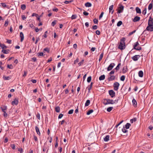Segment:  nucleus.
Segmentation results:
<instances>
[{
  "instance_id": "obj_11",
  "label": "nucleus",
  "mask_w": 153,
  "mask_h": 153,
  "mask_svg": "<svg viewBox=\"0 0 153 153\" xmlns=\"http://www.w3.org/2000/svg\"><path fill=\"white\" fill-rule=\"evenodd\" d=\"M115 76L114 75H110V77L108 78V80L109 81H112L115 79Z\"/></svg>"
},
{
  "instance_id": "obj_62",
  "label": "nucleus",
  "mask_w": 153,
  "mask_h": 153,
  "mask_svg": "<svg viewBox=\"0 0 153 153\" xmlns=\"http://www.w3.org/2000/svg\"><path fill=\"white\" fill-rule=\"evenodd\" d=\"M83 14L85 16H87L88 15V13L85 11L83 12Z\"/></svg>"
},
{
  "instance_id": "obj_21",
  "label": "nucleus",
  "mask_w": 153,
  "mask_h": 153,
  "mask_svg": "<svg viewBox=\"0 0 153 153\" xmlns=\"http://www.w3.org/2000/svg\"><path fill=\"white\" fill-rule=\"evenodd\" d=\"M136 12L138 13H141V11L140 9L138 7H136L135 9Z\"/></svg>"
},
{
  "instance_id": "obj_51",
  "label": "nucleus",
  "mask_w": 153,
  "mask_h": 153,
  "mask_svg": "<svg viewBox=\"0 0 153 153\" xmlns=\"http://www.w3.org/2000/svg\"><path fill=\"white\" fill-rule=\"evenodd\" d=\"M72 1H65L64 2V3L67 4L71 3Z\"/></svg>"
},
{
  "instance_id": "obj_61",
  "label": "nucleus",
  "mask_w": 153,
  "mask_h": 153,
  "mask_svg": "<svg viewBox=\"0 0 153 153\" xmlns=\"http://www.w3.org/2000/svg\"><path fill=\"white\" fill-rule=\"evenodd\" d=\"M63 116V114H60L58 118L61 119Z\"/></svg>"
},
{
  "instance_id": "obj_64",
  "label": "nucleus",
  "mask_w": 153,
  "mask_h": 153,
  "mask_svg": "<svg viewBox=\"0 0 153 153\" xmlns=\"http://www.w3.org/2000/svg\"><path fill=\"white\" fill-rule=\"evenodd\" d=\"M38 55L39 56H42L43 55V53L42 52H41L38 53Z\"/></svg>"
},
{
  "instance_id": "obj_36",
  "label": "nucleus",
  "mask_w": 153,
  "mask_h": 153,
  "mask_svg": "<svg viewBox=\"0 0 153 153\" xmlns=\"http://www.w3.org/2000/svg\"><path fill=\"white\" fill-rule=\"evenodd\" d=\"M114 7V5H111L109 7V13H110L112 10H113Z\"/></svg>"
},
{
  "instance_id": "obj_25",
  "label": "nucleus",
  "mask_w": 153,
  "mask_h": 153,
  "mask_svg": "<svg viewBox=\"0 0 153 153\" xmlns=\"http://www.w3.org/2000/svg\"><path fill=\"white\" fill-rule=\"evenodd\" d=\"M55 111L57 112H59L60 111V108L59 107H56L55 108Z\"/></svg>"
},
{
  "instance_id": "obj_42",
  "label": "nucleus",
  "mask_w": 153,
  "mask_h": 153,
  "mask_svg": "<svg viewBox=\"0 0 153 153\" xmlns=\"http://www.w3.org/2000/svg\"><path fill=\"white\" fill-rule=\"evenodd\" d=\"M2 6L3 7H7L8 8V6L6 4L4 3H1Z\"/></svg>"
},
{
  "instance_id": "obj_49",
  "label": "nucleus",
  "mask_w": 153,
  "mask_h": 153,
  "mask_svg": "<svg viewBox=\"0 0 153 153\" xmlns=\"http://www.w3.org/2000/svg\"><path fill=\"white\" fill-rule=\"evenodd\" d=\"M7 67L10 69H12L13 68V66L12 65H7Z\"/></svg>"
},
{
  "instance_id": "obj_9",
  "label": "nucleus",
  "mask_w": 153,
  "mask_h": 153,
  "mask_svg": "<svg viewBox=\"0 0 153 153\" xmlns=\"http://www.w3.org/2000/svg\"><path fill=\"white\" fill-rule=\"evenodd\" d=\"M148 26H153V23L152 21L151 17H150L149 19L148 22Z\"/></svg>"
},
{
  "instance_id": "obj_20",
  "label": "nucleus",
  "mask_w": 153,
  "mask_h": 153,
  "mask_svg": "<svg viewBox=\"0 0 153 153\" xmlns=\"http://www.w3.org/2000/svg\"><path fill=\"white\" fill-rule=\"evenodd\" d=\"M9 50H4L2 49L1 51V52L3 53H5V54H7L9 53Z\"/></svg>"
},
{
  "instance_id": "obj_54",
  "label": "nucleus",
  "mask_w": 153,
  "mask_h": 153,
  "mask_svg": "<svg viewBox=\"0 0 153 153\" xmlns=\"http://www.w3.org/2000/svg\"><path fill=\"white\" fill-rule=\"evenodd\" d=\"M10 146L13 149H15V146L14 144H11Z\"/></svg>"
},
{
  "instance_id": "obj_57",
  "label": "nucleus",
  "mask_w": 153,
  "mask_h": 153,
  "mask_svg": "<svg viewBox=\"0 0 153 153\" xmlns=\"http://www.w3.org/2000/svg\"><path fill=\"white\" fill-rule=\"evenodd\" d=\"M103 14H104V13L103 12H102L101 13L99 17V19H100L102 17L103 15Z\"/></svg>"
},
{
  "instance_id": "obj_31",
  "label": "nucleus",
  "mask_w": 153,
  "mask_h": 153,
  "mask_svg": "<svg viewBox=\"0 0 153 153\" xmlns=\"http://www.w3.org/2000/svg\"><path fill=\"white\" fill-rule=\"evenodd\" d=\"M21 8L22 9V10H25L26 9L25 5L24 4H22L21 5Z\"/></svg>"
},
{
  "instance_id": "obj_16",
  "label": "nucleus",
  "mask_w": 153,
  "mask_h": 153,
  "mask_svg": "<svg viewBox=\"0 0 153 153\" xmlns=\"http://www.w3.org/2000/svg\"><path fill=\"white\" fill-rule=\"evenodd\" d=\"M133 105L134 107H136L137 105V102L135 99H133L132 101Z\"/></svg>"
},
{
  "instance_id": "obj_50",
  "label": "nucleus",
  "mask_w": 153,
  "mask_h": 153,
  "mask_svg": "<svg viewBox=\"0 0 153 153\" xmlns=\"http://www.w3.org/2000/svg\"><path fill=\"white\" fill-rule=\"evenodd\" d=\"M74 111V110L73 109H71L68 112V114H72Z\"/></svg>"
},
{
  "instance_id": "obj_24",
  "label": "nucleus",
  "mask_w": 153,
  "mask_h": 153,
  "mask_svg": "<svg viewBox=\"0 0 153 153\" xmlns=\"http://www.w3.org/2000/svg\"><path fill=\"white\" fill-rule=\"evenodd\" d=\"M90 101L89 100H87L86 101V102H85V106H88L90 104Z\"/></svg>"
},
{
  "instance_id": "obj_7",
  "label": "nucleus",
  "mask_w": 153,
  "mask_h": 153,
  "mask_svg": "<svg viewBox=\"0 0 153 153\" xmlns=\"http://www.w3.org/2000/svg\"><path fill=\"white\" fill-rule=\"evenodd\" d=\"M146 30L149 31H153V26H148L146 27L145 30L144 32Z\"/></svg>"
},
{
  "instance_id": "obj_44",
  "label": "nucleus",
  "mask_w": 153,
  "mask_h": 153,
  "mask_svg": "<svg viewBox=\"0 0 153 153\" xmlns=\"http://www.w3.org/2000/svg\"><path fill=\"white\" fill-rule=\"evenodd\" d=\"M146 13V8H145L143 10L142 12V13L144 15H145Z\"/></svg>"
},
{
  "instance_id": "obj_13",
  "label": "nucleus",
  "mask_w": 153,
  "mask_h": 153,
  "mask_svg": "<svg viewBox=\"0 0 153 153\" xmlns=\"http://www.w3.org/2000/svg\"><path fill=\"white\" fill-rule=\"evenodd\" d=\"M140 18L138 16H135L133 19V21L134 22H136L140 20Z\"/></svg>"
},
{
  "instance_id": "obj_32",
  "label": "nucleus",
  "mask_w": 153,
  "mask_h": 153,
  "mask_svg": "<svg viewBox=\"0 0 153 153\" xmlns=\"http://www.w3.org/2000/svg\"><path fill=\"white\" fill-rule=\"evenodd\" d=\"M2 111L3 112L6 111V110L7 109V107L6 106H4L3 108L1 107Z\"/></svg>"
},
{
  "instance_id": "obj_23",
  "label": "nucleus",
  "mask_w": 153,
  "mask_h": 153,
  "mask_svg": "<svg viewBox=\"0 0 153 153\" xmlns=\"http://www.w3.org/2000/svg\"><path fill=\"white\" fill-rule=\"evenodd\" d=\"M130 126L131 124L129 123H127L125 127L126 129H128Z\"/></svg>"
},
{
  "instance_id": "obj_45",
  "label": "nucleus",
  "mask_w": 153,
  "mask_h": 153,
  "mask_svg": "<svg viewBox=\"0 0 153 153\" xmlns=\"http://www.w3.org/2000/svg\"><path fill=\"white\" fill-rule=\"evenodd\" d=\"M121 65V63H120L118 64L117 66L115 68V69L116 70H118L119 69L120 66Z\"/></svg>"
},
{
  "instance_id": "obj_26",
  "label": "nucleus",
  "mask_w": 153,
  "mask_h": 153,
  "mask_svg": "<svg viewBox=\"0 0 153 153\" xmlns=\"http://www.w3.org/2000/svg\"><path fill=\"white\" fill-rule=\"evenodd\" d=\"M103 56V53H102L100 55L99 61V62L102 59Z\"/></svg>"
},
{
  "instance_id": "obj_17",
  "label": "nucleus",
  "mask_w": 153,
  "mask_h": 153,
  "mask_svg": "<svg viewBox=\"0 0 153 153\" xmlns=\"http://www.w3.org/2000/svg\"><path fill=\"white\" fill-rule=\"evenodd\" d=\"M109 140V136L107 135L106 137L104 138V140L105 141L107 142Z\"/></svg>"
},
{
  "instance_id": "obj_38",
  "label": "nucleus",
  "mask_w": 153,
  "mask_h": 153,
  "mask_svg": "<svg viewBox=\"0 0 153 153\" xmlns=\"http://www.w3.org/2000/svg\"><path fill=\"white\" fill-rule=\"evenodd\" d=\"M76 15H72V16L71 17V18L72 19H76Z\"/></svg>"
},
{
  "instance_id": "obj_55",
  "label": "nucleus",
  "mask_w": 153,
  "mask_h": 153,
  "mask_svg": "<svg viewBox=\"0 0 153 153\" xmlns=\"http://www.w3.org/2000/svg\"><path fill=\"white\" fill-rule=\"evenodd\" d=\"M92 28L94 30H96L97 28V26L96 25H94L92 27Z\"/></svg>"
},
{
  "instance_id": "obj_27",
  "label": "nucleus",
  "mask_w": 153,
  "mask_h": 153,
  "mask_svg": "<svg viewBox=\"0 0 153 153\" xmlns=\"http://www.w3.org/2000/svg\"><path fill=\"white\" fill-rule=\"evenodd\" d=\"M126 40V39L125 38L123 37L120 40V43L123 44H125V41Z\"/></svg>"
},
{
  "instance_id": "obj_1",
  "label": "nucleus",
  "mask_w": 153,
  "mask_h": 153,
  "mask_svg": "<svg viewBox=\"0 0 153 153\" xmlns=\"http://www.w3.org/2000/svg\"><path fill=\"white\" fill-rule=\"evenodd\" d=\"M118 100H115L113 101L112 100H110L108 99H105L103 101V104L105 105H107L109 104H113L118 102Z\"/></svg>"
},
{
  "instance_id": "obj_60",
  "label": "nucleus",
  "mask_w": 153,
  "mask_h": 153,
  "mask_svg": "<svg viewBox=\"0 0 153 153\" xmlns=\"http://www.w3.org/2000/svg\"><path fill=\"white\" fill-rule=\"evenodd\" d=\"M29 25L30 27L34 29L35 28L34 26L32 24H30Z\"/></svg>"
},
{
  "instance_id": "obj_58",
  "label": "nucleus",
  "mask_w": 153,
  "mask_h": 153,
  "mask_svg": "<svg viewBox=\"0 0 153 153\" xmlns=\"http://www.w3.org/2000/svg\"><path fill=\"white\" fill-rule=\"evenodd\" d=\"M4 112V116L5 117H7V114L6 113V111Z\"/></svg>"
},
{
  "instance_id": "obj_4",
  "label": "nucleus",
  "mask_w": 153,
  "mask_h": 153,
  "mask_svg": "<svg viewBox=\"0 0 153 153\" xmlns=\"http://www.w3.org/2000/svg\"><path fill=\"white\" fill-rule=\"evenodd\" d=\"M115 65L114 63H111L107 68V70L108 71L111 70L113 68L114 66Z\"/></svg>"
},
{
  "instance_id": "obj_34",
  "label": "nucleus",
  "mask_w": 153,
  "mask_h": 153,
  "mask_svg": "<svg viewBox=\"0 0 153 153\" xmlns=\"http://www.w3.org/2000/svg\"><path fill=\"white\" fill-rule=\"evenodd\" d=\"M93 112V110L92 109L88 111L87 113V115H89L92 113Z\"/></svg>"
},
{
  "instance_id": "obj_30",
  "label": "nucleus",
  "mask_w": 153,
  "mask_h": 153,
  "mask_svg": "<svg viewBox=\"0 0 153 153\" xmlns=\"http://www.w3.org/2000/svg\"><path fill=\"white\" fill-rule=\"evenodd\" d=\"M113 108V107H109L107 108V111L108 112H110L112 110Z\"/></svg>"
},
{
  "instance_id": "obj_53",
  "label": "nucleus",
  "mask_w": 153,
  "mask_h": 153,
  "mask_svg": "<svg viewBox=\"0 0 153 153\" xmlns=\"http://www.w3.org/2000/svg\"><path fill=\"white\" fill-rule=\"evenodd\" d=\"M37 117V118L39 120L40 119V114L39 113H38L36 115Z\"/></svg>"
},
{
  "instance_id": "obj_46",
  "label": "nucleus",
  "mask_w": 153,
  "mask_h": 153,
  "mask_svg": "<svg viewBox=\"0 0 153 153\" xmlns=\"http://www.w3.org/2000/svg\"><path fill=\"white\" fill-rule=\"evenodd\" d=\"M115 71L114 69L112 70L110 72L109 74V75H111L112 74H114V73Z\"/></svg>"
},
{
  "instance_id": "obj_28",
  "label": "nucleus",
  "mask_w": 153,
  "mask_h": 153,
  "mask_svg": "<svg viewBox=\"0 0 153 153\" xmlns=\"http://www.w3.org/2000/svg\"><path fill=\"white\" fill-rule=\"evenodd\" d=\"M93 84V82H91V83L89 87H88V92H90L91 89L92 88V85Z\"/></svg>"
},
{
  "instance_id": "obj_12",
  "label": "nucleus",
  "mask_w": 153,
  "mask_h": 153,
  "mask_svg": "<svg viewBox=\"0 0 153 153\" xmlns=\"http://www.w3.org/2000/svg\"><path fill=\"white\" fill-rule=\"evenodd\" d=\"M18 102V100L15 98L14 100L12 102V104L14 105H17Z\"/></svg>"
},
{
  "instance_id": "obj_43",
  "label": "nucleus",
  "mask_w": 153,
  "mask_h": 153,
  "mask_svg": "<svg viewBox=\"0 0 153 153\" xmlns=\"http://www.w3.org/2000/svg\"><path fill=\"white\" fill-rule=\"evenodd\" d=\"M8 23H9V22H8V20H6L5 21V24L4 25V26L5 27H7L8 24Z\"/></svg>"
},
{
  "instance_id": "obj_35",
  "label": "nucleus",
  "mask_w": 153,
  "mask_h": 153,
  "mask_svg": "<svg viewBox=\"0 0 153 153\" xmlns=\"http://www.w3.org/2000/svg\"><path fill=\"white\" fill-rule=\"evenodd\" d=\"M122 22L121 21H119L117 24V26L118 27L120 26L121 25H122Z\"/></svg>"
},
{
  "instance_id": "obj_47",
  "label": "nucleus",
  "mask_w": 153,
  "mask_h": 153,
  "mask_svg": "<svg viewBox=\"0 0 153 153\" xmlns=\"http://www.w3.org/2000/svg\"><path fill=\"white\" fill-rule=\"evenodd\" d=\"M93 22L95 24H97L98 22V20L96 19H94L93 20Z\"/></svg>"
},
{
  "instance_id": "obj_52",
  "label": "nucleus",
  "mask_w": 153,
  "mask_h": 153,
  "mask_svg": "<svg viewBox=\"0 0 153 153\" xmlns=\"http://www.w3.org/2000/svg\"><path fill=\"white\" fill-rule=\"evenodd\" d=\"M136 119L135 118H134L133 119H131L130 120V121L131 123H133L134 121L135 122L136 121Z\"/></svg>"
},
{
  "instance_id": "obj_15",
  "label": "nucleus",
  "mask_w": 153,
  "mask_h": 153,
  "mask_svg": "<svg viewBox=\"0 0 153 153\" xmlns=\"http://www.w3.org/2000/svg\"><path fill=\"white\" fill-rule=\"evenodd\" d=\"M143 72L142 71H140L139 72L138 75L139 77H142L143 76Z\"/></svg>"
},
{
  "instance_id": "obj_3",
  "label": "nucleus",
  "mask_w": 153,
  "mask_h": 153,
  "mask_svg": "<svg viewBox=\"0 0 153 153\" xmlns=\"http://www.w3.org/2000/svg\"><path fill=\"white\" fill-rule=\"evenodd\" d=\"M139 45V44L138 42H135L134 45V48L137 50H140L141 49V47H138L137 48L138 45Z\"/></svg>"
},
{
  "instance_id": "obj_10",
  "label": "nucleus",
  "mask_w": 153,
  "mask_h": 153,
  "mask_svg": "<svg viewBox=\"0 0 153 153\" xmlns=\"http://www.w3.org/2000/svg\"><path fill=\"white\" fill-rule=\"evenodd\" d=\"M109 93L112 97H113L115 96V93L113 90L109 91Z\"/></svg>"
},
{
  "instance_id": "obj_39",
  "label": "nucleus",
  "mask_w": 153,
  "mask_h": 153,
  "mask_svg": "<svg viewBox=\"0 0 153 153\" xmlns=\"http://www.w3.org/2000/svg\"><path fill=\"white\" fill-rule=\"evenodd\" d=\"M125 76L124 75L122 76L120 78V80L122 81H124L125 79Z\"/></svg>"
},
{
  "instance_id": "obj_40",
  "label": "nucleus",
  "mask_w": 153,
  "mask_h": 153,
  "mask_svg": "<svg viewBox=\"0 0 153 153\" xmlns=\"http://www.w3.org/2000/svg\"><path fill=\"white\" fill-rule=\"evenodd\" d=\"M1 47L4 49H6L7 48V46L3 44H2Z\"/></svg>"
},
{
  "instance_id": "obj_29",
  "label": "nucleus",
  "mask_w": 153,
  "mask_h": 153,
  "mask_svg": "<svg viewBox=\"0 0 153 153\" xmlns=\"http://www.w3.org/2000/svg\"><path fill=\"white\" fill-rule=\"evenodd\" d=\"M3 78L4 80H9L10 79V78L9 76H4Z\"/></svg>"
},
{
  "instance_id": "obj_33",
  "label": "nucleus",
  "mask_w": 153,
  "mask_h": 153,
  "mask_svg": "<svg viewBox=\"0 0 153 153\" xmlns=\"http://www.w3.org/2000/svg\"><path fill=\"white\" fill-rule=\"evenodd\" d=\"M126 129L125 127H123L122 129V131L124 133H126L128 132V131Z\"/></svg>"
},
{
  "instance_id": "obj_22",
  "label": "nucleus",
  "mask_w": 153,
  "mask_h": 153,
  "mask_svg": "<svg viewBox=\"0 0 153 153\" xmlns=\"http://www.w3.org/2000/svg\"><path fill=\"white\" fill-rule=\"evenodd\" d=\"M85 6L86 7H91V4L90 3L88 2L85 4Z\"/></svg>"
},
{
  "instance_id": "obj_6",
  "label": "nucleus",
  "mask_w": 153,
  "mask_h": 153,
  "mask_svg": "<svg viewBox=\"0 0 153 153\" xmlns=\"http://www.w3.org/2000/svg\"><path fill=\"white\" fill-rule=\"evenodd\" d=\"M125 48V44L122 43H121L120 42L118 46V48L121 50H122L124 49Z\"/></svg>"
},
{
  "instance_id": "obj_14",
  "label": "nucleus",
  "mask_w": 153,
  "mask_h": 153,
  "mask_svg": "<svg viewBox=\"0 0 153 153\" xmlns=\"http://www.w3.org/2000/svg\"><path fill=\"white\" fill-rule=\"evenodd\" d=\"M20 36L21 38V42H22L24 39V34L22 32H21L20 33Z\"/></svg>"
},
{
  "instance_id": "obj_63",
  "label": "nucleus",
  "mask_w": 153,
  "mask_h": 153,
  "mask_svg": "<svg viewBox=\"0 0 153 153\" xmlns=\"http://www.w3.org/2000/svg\"><path fill=\"white\" fill-rule=\"evenodd\" d=\"M96 33L97 35H99L100 34V32L99 30H97L96 31Z\"/></svg>"
},
{
  "instance_id": "obj_56",
  "label": "nucleus",
  "mask_w": 153,
  "mask_h": 153,
  "mask_svg": "<svg viewBox=\"0 0 153 153\" xmlns=\"http://www.w3.org/2000/svg\"><path fill=\"white\" fill-rule=\"evenodd\" d=\"M56 22L55 21H54L53 22L51 23V25L53 26H54V25L56 24Z\"/></svg>"
},
{
  "instance_id": "obj_2",
  "label": "nucleus",
  "mask_w": 153,
  "mask_h": 153,
  "mask_svg": "<svg viewBox=\"0 0 153 153\" xmlns=\"http://www.w3.org/2000/svg\"><path fill=\"white\" fill-rule=\"evenodd\" d=\"M119 85L120 84L118 82H114L113 85L114 90L115 91H117L118 89Z\"/></svg>"
},
{
  "instance_id": "obj_5",
  "label": "nucleus",
  "mask_w": 153,
  "mask_h": 153,
  "mask_svg": "<svg viewBox=\"0 0 153 153\" xmlns=\"http://www.w3.org/2000/svg\"><path fill=\"white\" fill-rule=\"evenodd\" d=\"M119 6L118 13H120L123 12L124 9V7L121 4H120Z\"/></svg>"
},
{
  "instance_id": "obj_48",
  "label": "nucleus",
  "mask_w": 153,
  "mask_h": 153,
  "mask_svg": "<svg viewBox=\"0 0 153 153\" xmlns=\"http://www.w3.org/2000/svg\"><path fill=\"white\" fill-rule=\"evenodd\" d=\"M84 61V60L83 59L78 63V65L79 66L83 64Z\"/></svg>"
},
{
  "instance_id": "obj_41",
  "label": "nucleus",
  "mask_w": 153,
  "mask_h": 153,
  "mask_svg": "<svg viewBox=\"0 0 153 153\" xmlns=\"http://www.w3.org/2000/svg\"><path fill=\"white\" fill-rule=\"evenodd\" d=\"M152 3H150L149 5V7H148V9L149 10H150L152 9Z\"/></svg>"
},
{
  "instance_id": "obj_19",
  "label": "nucleus",
  "mask_w": 153,
  "mask_h": 153,
  "mask_svg": "<svg viewBox=\"0 0 153 153\" xmlns=\"http://www.w3.org/2000/svg\"><path fill=\"white\" fill-rule=\"evenodd\" d=\"M105 75L103 74L99 78V79L101 81L105 79Z\"/></svg>"
},
{
  "instance_id": "obj_8",
  "label": "nucleus",
  "mask_w": 153,
  "mask_h": 153,
  "mask_svg": "<svg viewBox=\"0 0 153 153\" xmlns=\"http://www.w3.org/2000/svg\"><path fill=\"white\" fill-rule=\"evenodd\" d=\"M140 56L139 55H135L132 57V59L134 61H137L140 57Z\"/></svg>"
},
{
  "instance_id": "obj_59",
  "label": "nucleus",
  "mask_w": 153,
  "mask_h": 153,
  "mask_svg": "<svg viewBox=\"0 0 153 153\" xmlns=\"http://www.w3.org/2000/svg\"><path fill=\"white\" fill-rule=\"evenodd\" d=\"M49 51V49L47 48H46L44 49V51H46L48 52Z\"/></svg>"
},
{
  "instance_id": "obj_37",
  "label": "nucleus",
  "mask_w": 153,
  "mask_h": 153,
  "mask_svg": "<svg viewBox=\"0 0 153 153\" xmlns=\"http://www.w3.org/2000/svg\"><path fill=\"white\" fill-rule=\"evenodd\" d=\"M91 77L89 76L87 78V81L88 82H90L91 81Z\"/></svg>"
},
{
  "instance_id": "obj_18",
  "label": "nucleus",
  "mask_w": 153,
  "mask_h": 153,
  "mask_svg": "<svg viewBox=\"0 0 153 153\" xmlns=\"http://www.w3.org/2000/svg\"><path fill=\"white\" fill-rule=\"evenodd\" d=\"M35 129L37 134L39 135H40V133L39 128L37 126H36L35 127Z\"/></svg>"
}]
</instances>
